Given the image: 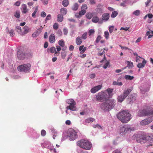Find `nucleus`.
<instances>
[{
    "instance_id": "nucleus-1",
    "label": "nucleus",
    "mask_w": 153,
    "mask_h": 153,
    "mask_svg": "<svg viewBox=\"0 0 153 153\" xmlns=\"http://www.w3.org/2000/svg\"><path fill=\"white\" fill-rule=\"evenodd\" d=\"M116 103L115 100L111 99L107 100L103 103H100L99 106L102 110L105 112H108L113 108Z\"/></svg>"
},
{
    "instance_id": "nucleus-2",
    "label": "nucleus",
    "mask_w": 153,
    "mask_h": 153,
    "mask_svg": "<svg viewBox=\"0 0 153 153\" xmlns=\"http://www.w3.org/2000/svg\"><path fill=\"white\" fill-rule=\"evenodd\" d=\"M117 117L123 123L128 122L131 118L130 114L128 111L125 110L118 113Z\"/></svg>"
},
{
    "instance_id": "nucleus-3",
    "label": "nucleus",
    "mask_w": 153,
    "mask_h": 153,
    "mask_svg": "<svg viewBox=\"0 0 153 153\" xmlns=\"http://www.w3.org/2000/svg\"><path fill=\"white\" fill-rule=\"evenodd\" d=\"M77 145L80 147L86 150H89L92 147V144L86 140H81L77 142Z\"/></svg>"
},
{
    "instance_id": "nucleus-4",
    "label": "nucleus",
    "mask_w": 153,
    "mask_h": 153,
    "mask_svg": "<svg viewBox=\"0 0 153 153\" xmlns=\"http://www.w3.org/2000/svg\"><path fill=\"white\" fill-rule=\"evenodd\" d=\"M153 114V108L152 107L147 108L146 109L140 110L138 115L139 116L142 117Z\"/></svg>"
},
{
    "instance_id": "nucleus-5",
    "label": "nucleus",
    "mask_w": 153,
    "mask_h": 153,
    "mask_svg": "<svg viewBox=\"0 0 153 153\" xmlns=\"http://www.w3.org/2000/svg\"><path fill=\"white\" fill-rule=\"evenodd\" d=\"M134 130V129L128 125H124L120 126L119 130V132L121 135L125 134Z\"/></svg>"
},
{
    "instance_id": "nucleus-6",
    "label": "nucleus",
    "mask_w": 153,
    "mask_h": 153,
    "mask_svg": "<svg viewBox=\"0 0 153 153\" xmlns=\"http://www.w3.org/2000/svg\"><path fill=\"white\" fill-rule=\"evenodd\" d=\"M30 65L28 63L19 65L18 66L17 69L18 71H20L27 72L30 70Z\"/></svg>"
},
{
    "instance_id": "nucleus-7",
    "label": "nucleus",
    "mask_w": 153,
    "mask_h": 153,
    "mask_svg": "<svg viewBox=\"0 0 153 153\" xmlns=\"http://www.w3.org/2000/svg\"><path fill=\"white\" fill-rule=\"evenodd\" d=\"M106 97L107 94L105 92H99L96 95V100L99 102L103 101L106 99Z\"/></svg>"
},
{
    "instance_id": "nucleus-8",
    "label": "nucleus",
    "mask_w": 153,
    "mask_h": 153,
    "mask_svg": "<svg viewBox=\"0 0 153 153\" xmlns=\"http://www.w3.org/2000/svg\"><path fill=\"white\" fill-rule=\"evenodd\" d=\"M68 134L70 138L72 140L77 138V132L72 129L71 128L68 130Z\"/></svg>"
},
{
    "instance_id": "nucleus-9",
    "label": "nucleus",
    "mask_w": 153,
    "mask_h": 153,
    "mask_svg": "<svg viewBox=\"0 0 153 153\" xmlns=\"http://www.w3.org/2000/svg\"><path fill=\"white\" fill-rule=\"evenodd\" d=\"M150 139V136L142 134L137 139V141L139 143H145Z\"/></svg>"
},
{
    "instance_id": "nucleus-10",
    "label": "nucleus",
    "mask_w": 153,
    "mask_h": 153,
    "mask_svg": "<svg viewBox=\"0 0 153 153\" xmlns=\"http://www.w3.org/2000/svg\"><path fill=\"white\" fill-rule=\"evenodd\" d=\"M17 57L18 59L19 60H22L26 58V55L23 51H21L19 49H18Z\"/></svg>"
},
{
    "instance_id": "nucleus-11",
    "label": "nucleus",
    "mask_w": 153,
    "mask_h": 153,
    "mask_svg": "<svg viewBox=\"0 0 153 153\" xmlns=\"http://www.w3.org/2000/svg\"><path fill=\"white\" fill-rule=\"evenodd\" d=\"M153 120V116L151 117L148 119H145L142 120L140 122V124L142 126H145L149 124Z\"/></svg>"
},
{
    "instance_id": "nucleus-12",
    "label": "nucleus",
    "mask_w": 153,
    "mask_h": 153,
    "mask_svg": "<svg viewBox=\"0 0 153 153\" xmlns=\"http://www.w3.org/2000/svg\"><path fill=\"white\" fill-rule=\"evenodd\" d=\"M102 87L101 85H99L94 87L91 89V92L92 93H95L100 89Z\"/></svg>"
},
{
    "instance_id": "nucleus-13",
    "label": "nucleus",
    "mask_w": 153,
    "mask_h": 153,
    "mask_svg": "<svg viewBox=\"0 0 153 153\" xmlns=\"http://www.w3.org/2000/svg\"><path fill=\"white\" fill-rule=\"evenodd\" d=\"M21 9L22 12L23 13H26L29 11V9L27 8V5L24 4H22Z\"/></svg>"
},
{
    "instance_id": "nucleus-14",
    "label": "nucleus",
    "mask_w": 153,
    "mask_h": 153,
    "mask_svg": "<svg viewBox=\"0 0 153 153\" xmlns=\"http://www.w3.org/2000/svg\"><path fill=\"white\" fill-rule=\"evenodd\" d=\"M76 102H74L71 104H70V105L68 106L66 108L68 109H70L72 111H75L76 110Z\"/></svg>"
},
{
    "instance_id": "nucleus-15",
    "label": "nucleus",
    "mask_w": 153,
    "mask_h": 153,
    "mask_svg": "<svg viewBox=\"0 0 153 153\" xmlns=\"http://www.w3.org/2000/svg\"><path fill=\"white\" fill-rule=\"evenodd\" d=\"M86 13V10H82L79 12L78 13H76L75 14V16L77 18H80L81 16L84 15Z\"/></svg>"
},
{
    "instance_id": "nucleus-16",
    "label": "nucleus",
    "mask_w": 153,
    "mask_h": 153,
    "mask_svg": "<svg viewBox=\"0 0 153 153\" xmlns=\"http://www.w3.org/2000/svg\"><path fill=\"white\" fill-rule=\"evenodd\" d=\"M132 89L133 88L132 87L128 88L126 90H125L124 91L123 94L126 97L132 91Z\"/></svg>"
},
{
    "instance_id": "nucleus-17",
    "label": "nucleus",
    "mask_w": 153,
    "mask_h": 153,
    "mask_svg": "<svg viewBox=\"0 0 153 153\" xmlns=\"http://www.w3.org/2000/svg\"><path fill=\"white\" fill-rule=\"evenodd\" d=\"M110 17L109 14L108 13H104L102 16V19L105 21H108Z\"/></svg>"
},
{
    "instance_id": "nucleus-18",
    "label": "nucleus",
    "mask_w": 153,
    "mask_h": 153,
    "mask_svg": "<svg viewBox=\"0 0 153 153\" xmlns=\"http://www.w3.org/2000/svg\"><path fill=\"white\" fill-rule=\"evenodd\" d=\"M49 41L51 43H54L55 41V37L54 34H51L49 36Z\"/></svg>"
},
{
    "instance_id": "nucleus-19",
    "label": "nucleus",
    "mask_w": 153,
    "mask_h": 153,
    "mask_svg": "<svg viewBox=\"0 0 153 153\" xmlns=\"http://www.w3.org/2000/svg\"><path fill=\"white\" fill-rule=\"evenodd\" d=\"M143 60L142 62V63H139L137 65V67L139 68H143L146 63V61L145 59H143Z\"/></svg>"
},
{
    "instance_id": "nucleus-20",
    "label": "nucleus",
    "mask_w": 153,
    "mask_h": 153,
    "mask_svg": "<svg viewBox=\"0 0 153 153\" xmlns=\"http://www.w3.org/2000/svg\"><path fill=\"white\" fill-rule=\"evenodd\" d=\"M82 42V38L80 36H78L76 39V43L77 45H80Z\"/></svg>"
},
{
    "instance_id": "nucleus-21",
    "label": "nucleus",
    "mask_w": 153,
    "mask_h": 153,
    "mask_svg": "<svg viewBox=\"0 0 153 153\" xmlns=\"http://www.w3.org/2000/svg\"><path fill=\"white\" fill-rule=\"evenodd\" d=\"M49 51L51 53H55V54L57 56H58L59 55V53H58L56 51V48L54 47H52L50 48Z\"/></svg>"
},
{
    "instance_id": "nucleus-22",
    "label": "nucleus",
    "mask_w": 153,
    "mask_h": 153,
    "mask_svg": "<svg viewBox=\"0 0 153 153\" xmlns=\"http://www.w3.org/2000/svg\"><path fill=\"white\" fill-rule=\"evenodd\" d=\"M87 48L86 47H84L83 45H81L79 47V50L81 51L80 53H83L86 50Z\"/></svg>"
},
{
    "instance_id": "nucleus-23",
    "label": "nucleus",
    "mask_w": 153,
    "mask_h": 153,
    "mask_svg": "<svg viewBox=\"0 0 153 153\" xmlns=\"http://www.w3.org/2000/svg\"><path fill=\"white\" fill-rule=\"evenodd\" d=\"M67 13V10L66 8H62L60 9V13L62 16L65 15Z\"/></svg>"
},
{
    "instance_id": "nucleus-24",
    "label": "nucleus",
    "mask_w": 153,
    "mask_h": 153,
    "mask_svg": "<svg viewBox=\"0 0 153 153\" xmlns=\"http://www.w3.org/2000/svg\"><path fill=\"white\" fill-rule=\"evenodd\" d=\"M94 13H93L88 12L86 13L85 15L86 17L89 19H91L93 16Z\"/></svg>"
},
{
    "instance_id": "nucleus-25",
    "label": "nucleus",
    "mask_w": 153,
    "mask_h": 153,
    "mask_svg": "<svg viewBox=\"0 0 153 153\" xmlns=\"http://www.w3.org/2000/svg\"><path fill=\"white\" fill-rule=\"evenodd\" d=\"M79 5L78 3H75L71 7V9L74 11H76L79 8Z\"/></svg>"
},
{
    "instance_id": "nucleus-26",
    "label": "nucleus",
    "mask_w": 153,
    "mask_h": 153,
    "mask_svg": "<svg viewBox=\"0 0 153 153\" xmlns=\"http://www.w3.org/2000/svg\"><path fill=\"white\" fill-rule=\"evenodd\" d=\"M126 98V97L124 95L121 94L118 97L117 100L118 102H122Z\"/></svg>"
},
{
    "instance_id": "nucleus-27",
    "label": "nucleus",
    "mask_w": 153,
    "mask_h": 153,
    "mask_svg": "<svg viewBox=\"0 0 153 153\" xmlns=\"http://www.w3.org/2000/svg\"><path fill=\"white\" fill-rule=\"evenodd\" d=\"M16 30L17 32L20 34L22 35H24L23 32H22V31L21 28L20 26H17L16 27Z\"/></svg>"
},
{
    "instance_id": "nucleus-28",
    "label": "nucleus",
    "mask_w": 153,
    "mask_h": 153,
    "mask_svg": "<svg viewBox=\"0 0 153 153\" xmlns=\"http://www.w3.org/2000/svg\"><path fill=\"white\" fill-rule=\"evenodd\" d=\"M63 16L61 14H58L57 16V21L59 22H62L63 19Z\"/></svg>"
},
{
    "instance_id": "nucleus-29",
    "label": "nucleus",
    "mask_w": 153,
    "mask_h": 153,
    "mask_svg": "<svg viewBox=\"0 0 153 153\" xmlns=\"http://www.w3.org/2000/svg\"><path fill=\"white\" fill-rule=\"evenodd\" d=\"M99 20V17L97 16H95L93 17L92 19V21L94 23H97Z\"/></svg>"
},
{
    "instance_id": "nucleus-30",
    "label": "nucleus",
    "mask_w": 153,
    "mask_h": 153,
    "mask_svg": "<svg viewBox=\"0 0 153 153\" xmlns=\"http://www.w3.org/2000/svg\"><path fill=\"white\" fill-rule=\"evenodd\" d=\"M62 4L64 7H66L69 4V2L68 0H64L62 1Z\"/></svg>"
},
{
    "instance_id": "nucleus-31",
    "label": "nucleus",
    "mask_w": 153,
    "mask_h": 153,
    "mask_svg": "<svg viewBox=\"0 0 153 153\" xmlns=\"http://www.w3.org/2000/svg\"><path fill=\"white\" fill-rule=\"evenodd\" d=\"M125 79L126 80H130L133 79L134 78L133 76H131L130 75H126L124 77Z\"/></svg>"
},
{
    "instance_id": "nucleus-32",
    "label": "nucleus",
    "mask_w": 153,
    "mask_h": 153,
    "mask_svg": "<svg viewBox=\"0 0 153 153\" xmlns=\"http://www.w3.org/2000/svg\"><path fill=\"white\" fill-rule=\"evenodd\" d=\"M23 29L24 30V32L23 33L24 34L27 33L29 31V28L27 26H25L23 28Z\"/></svg>"
},
{
    "instance_id": "nucleus-33",
    "label": "nucleus",
    "mask_w": 153,
    "mask_h": 153,
    "mask_svg": "<svg viewBox=\"0 0 153 153\" xmlns=\"http://www.w3.org/2000/svg\"><path fill=\"white\" fill-rule=\"evenodd\" d=\"M126 62L127 63V66L129 69H131L133 67V65L132 62H131L128 61H127Z\"/></svg>"
},
{
    "instance_id": "nucleus-34",
    "label": "nucleus",
    "mask_w": 153,
    "mask_h": 153,
    "mask_svg": "<svg viewBox=\"0 0 153 153\" xmlns=\"http://www.w3.org/2000/svg\"><path fill=\"white\" fill-rule=\"evenodd\" d=\"M58 44L62 47H64L65 45L64 41L62 40H61L59 41L58 42Z\"/></svg>"
},
{
    "instance_id": "nucleus-35",
    "label": "nucleus",
    "mask_w": 153,
    "mask_h": 153,
    "mask_svg": "<svg viewBox=\"0 0 153 153\" xmlns=\"http://www.w3.org/2000/svg\"><path fill=\"white\" fill-rule=\"evenodd\" d=\"M14 16H15V17H16L17 18V19L19 18L20 17V12L19 11H16V12L14 15Z\"/></svg>"
},
{
    "instance_id": "nucleus-36",
    "label": "nucleus",
    "mask_w": 153,
    "mask_h": 153,
    "mask_svg": "<svg viewBox=\"0 0 153 153\" xmlns=\"http://www.w3.org/2000/svg\"><path fill=\"white\" fill-rule=\"evenodd\" d=\"M113 85H118L119 86H122L123 85V83L121 82L114 81L113 83Z\"/></svg>"
},
{
    "instance_id": "nucleus-37",
    "label": "nucleus",
    "mask_w": 153,
    "mask_h": 153,
    "mask_svg": "<svg viewBox=\"0 0 153 153\" xmlns=\"http://www.w3.org/2000/svg\"><path fill=\"white\" fill-rule=\"evenodd\" d=\"M118 13L117 12L114 11L113 12L111 15V18H114L116 17L118 15Z\"/></svg>"
},
{
    "instance_id": "nucleus-38",
    "label": "nucleus",
    "mask_w": 153,
    "mask_h": 153,
    "mask_svg": "<svg viewBox=\"0 0 153 153\" xmlns=\"http://www.w3.org/2000/svg\"><path fill=\"white\" fill-rule=\"evenodd\" d=\"M94 120V119L93 118H89L88 119H87L85 122L87 123H89L90 122H92Z\"/></svg>"
},
{
    "instance_id": "nucleus-39",
    "label": "nucleus",
    "mask_w": 153,
    "mask_h": 153,
    "mask_svg": "<svg viewBox=\"0 0 153 153\" xmlns=\"http://www.w3.org/2000/svg\"><path fill=\"white\" fill-rule=\"evenodd\" d=\"M87 32L84 33L82 36L81 37L82 38V39L85 40L87 39Z\"/></svg>"
},
{
    "instance_id": "nucleus-40",
    "label": "nucleus",
    "mask_w": 153,
    "mask_h": 153,
    "mask_svg": "<svg viewBox=\"0 0 153 153\" xmlns=\"http://www.w3.org/2000/svg\"><path fill=\"white\" fill-rule=\"evenodd\" d=\"M38 7H36V8H35V10L32 13V16L33 17H34V18L35 17H36V13L38 11Z\"/></svg>"
},
{
    "instance_id": "nucleus-41",
    "label": "nucleus",
    "mask_w": 153,
    "mask_h": 153,
    "mask_svg": "<svg viewBox=\"0 0 153 153\" xmlns=\"http://www.w3.org/2000/svg\"><path fill=\"white\" fill-rule=\"evenodd\" d=\"M133 14L136 16H138L140 14V11L139 10H137L133 12Z\"/></svg>"
},
{
    "instance_id": "nucleus-42",
    "label": "nucleus",
    "mask_w": 153,
    "mask_h": 153,
    "mask_svg": "<svg viewBox=\"0 0 153 153\" xmlns=\"http://www.w3.org/2000/svg\"><path fill=\"white\" fill-rule=\"evenodd\" d=\"M75 102L73 99H72L68 100L66 101V102L69 104H71Z\"/></svg>"
},
{
    "instance_id": "nucleus-43",
    "label": "nucleus",
    "mask_w": 153,
    "mask_h": 153,
    "mask_svg": "<svg viewBox=\"0 0 153 153\" xmlns=\"http://www.w3.org/2000/svg\"><path fill=\"white\" fill-rule=\"evenodd\" d=\"M113 89L108 88L106 90L108 94L110 95L113 91Z\"/></svg>"
},
{
    "instance_id": "nucleus-44",
    "label": "nucleus",
    "mask_w": 153,
    "mask_h": 153,
    "mask_svg": "<svg viewBox=\"0 0 153 153\" xmlns=\"http://www.w3.org/2000/svg\"><path fill=\"white\" fill-rule=\"evenodd\" d=\"M95 32V31L93 29H90L88 31L89 35L91 36Z\"/></svg>"
},
{
    "instance_id": "nucleus-45",
    "label": "nucleus",
    "mask_w": 153,
    "mask_h": 153,
    "mask_svg": "<svg viewBox=\"0 0 153 153\" xmlns=\"http://www.w3.org/2000/svg\"><path fill=\"white\" fill-rule=\"evenodd\" d=\"M109 33L108 31H105L104 32V36L106 39H108L109 38Z\"/></svg>"
},
{
    "instance_id": "nucleus-46",
    "label": "nucleus",
    "mask_w": 153,
    "mask_h": 153,
    "mask_svg": "<svg viewBox=\"0 0 153 153\" xmlns=\"http://www.w3.org/2000/svg\"><path fill=\"white\" fill-rule=\"evenodd\" d=\"M110 61H107V62L103 66V68L104 69H106L108 67V65L110 64Z\"/></svg>"
},
{
    "instance_id": "nucleus-47",
    "label": "nucleus",
    "mask_w": 153,
    "mask_h": 153,
    "mask_svg": "<svg viewBox=\"0 0 153 153\" xmlns=\"http://www.w3.org/2000/svg\"><path fill=\"white\" fill-rule=\"evenodd\" d=\"M88 7L86 4H83L82 6L81 9L82 10H85L87 9Z\"/></svg>"
},
{
    "instance_id": "nucleus-48",
    "label": "nucleus",
    "mask_w": 153,
    "mask_h": 153,
    "mask_svg": "<svg viewBox=\"0 0 153 153\" xmlns=\"http://www.w3.org/2000/svg\"><path fill=\"white\" fill-rule=\"evenodd\" d=\"M51 18V15L50 14L48 15L46 17L45 19V22H46L48 20H50Z\"/></svg>"
},
{
    "instance_id": "nucleus-49",
    "label": "nucleus",
    "mask_w": 153,
    "mask_h": 153,
    "mask_svg": "<svg viewBox=\"0 0 153 153\" xmlns=\"http://www.w3.org/2000/svg\"><path fill=\"white\" fill-rule=\"evenodd\" d=\"M58 24L56 23H54L53 25V28L54 30H57L58 28Z\"/></svg>"
},
{
    "instance_id": "nucleus-50",
    "label": "nucleus",
    "mask_w": 153,
    "mask_h": 153,
    "mask_svg": "<svg viewBox=\"0 0 153 153\" xmlns=\"http://www.w3.org/2000/svg\"><path fill=\"white\" fill-rule=\"evenodd\" d=\"M56 34L58 36H60L62 35V33L61 30H59L57 31Z\"/></svg>"
},
{
    "instance_id": "nucleus-51",
    "label": "nucleus",
    "mask_w": 153,
    "mask_h": 153,
    "mask_svg": "<svg viewBox=\"0 0 153 153\" xmlns=\"http://www.w3.org/2000/svg\"><path fill=\"white\" fill-rule=\"evenodd\" d=\"M101 36L100 35H99L97 36L95 42L97 43H98L99 42V41L101 39Z\"/></svg>"
},
{
    "instance_id": "nucleus-52",
    "label": "nucleus",
    "mask_w": 153,
    "mask_h": 153,
    "mask_svg": "<svg viewBox=\"0 0 153 153\" xmlns=\"http://www.w3.org/2000/svg\"><path fill=\"white\" fill-rule=\"evenodd\" d=\"M114 29V26H111L109 27V30L110 33H111L113 31Z\"/></svg>"
},
{
    "instance_id": "nucleus-53",
    "label": "nucleus",
    "mask_w": 153,
    "mask_h": 153,
    "mask_svg": "<svg viewBox=\"0 0 153 153\" xmlns=\"http://www.w3.org/2000/svg\"><path fill=\"white\" fill-rule=\"evenodd\" d=\"M9 34H10V36H14L15 35L14 30H11L9 32Z\"/></svg>"
},
{
    "instance_id": "nucleus-54",
    "label": "nucleus",
    "mask_w": 153,
    "mask_h": 153,
    "mask_svg": "<svg viewBox=\"0 0 153 153\" xmlns=\"http://www.w3.org/2000/svg\"><path fill=\"white\" fill-rule=\"evenodd\" d=\"M127 67H126L122 69H117L115 70L116 72L117 73H118L119 72H121L123 70L125 69Z\"/></svg>"
},
{
    "instance_id": "nucleus-55",
    "label": "nucleus",
    "mask_w": 153,
    "mask_h": 153,
    "mask_svg": "<svg viewBox=\"0 0 153 153\" xmlns=\"http://www.w3.org/2000/svg\"><path fill=\"white\" fill-rule=\"evenodd\" d=\"M66 53L65 52L61 53V57L62 59H64L66 56Z\"/></svg>"
},
{
    "instance_id": "nucleus-56",
    "label": "nucleus",
    "mask_w": 153,
    "mask_h": 153,
    "mask_svg": "<svg viewBox=\"0 0 153 153\" xmlns=\"http://www.w3.org/2000/svg\"><path fill=\"white\" fill-rule=\"evenodd\" d=\"M46 131L44 130H42L41 131V135L42 136H44L46 134Z\"/></svg>"
},
{
    "instance_id": "nucleus-57",
    "label": "nucleus",
    "mask_w": 153,
    "mask_h": 153,
    "mask_svg": "<svg viewBox=\"0 0 153 153\" xmlns=\"http://www.w3.org/2000/svg\"><path fill=\"white\" fill-rule=\"evenodd\" d=\"M120 46L121 48V49L123 50H131L130 49L126 47L123 46H122L121 45H120Z\"/></svg>"
},
{
    "instance_id": "nucleus-58",
    "label": "nucleus",
    "mask_w": 153,
    "mask_h": 153,
    "mask_svg": "<svg viewBox=\"0 0 153 153\" xmlns=\"http://www.w3.org/2000/svg\"><path fill=\"white\" fill-rule=\"evenodd\" d=\"M136 62H138L140 61V59H142V58L140 57V56H137L136 57Z\"/></svg>"
},
{
    "instance_id": "nucleus-59",
    "label": "nucleus",
    "mask_w": 153,
    "mask_h": 153,
    "mask_svg": "<svg viewBox=\"0 0 153 153\" xmlns=\"http://www.w3.org/2000/svg\"><path fill=\"white\" fill-rule=\"evenodd\" d=\"M112 153H121V152L120 150L117 149L113 151Z\"/></svg>"
},
{
    "instance_id": "nucleus-60",
    "label": "nucleus",
    "mask_w": 153,
    "mask_h": 153,
    "mask_svg": "<svg viewBox=\"0 0 153 153\" xmlns=\"http://www.w3.org/2000/svg\"><path fill=\"white\" fill-rule=\"evenodd\" d=\"M46 15V13L44 12H42L41 13V17H45Z\"/></svg>"
},
{
    "instance_id": "nucleus-61",
    "label": "nucleus",
    "mask_w": 153,
    "mask_h": 153,
    "mask_svg": "<svg viewBox=\"0 0 153 153\" xmlns=\"http://www.w3.org/2000/svg\"><path fill=\"white\" fill-rule=\"evenodd\" d=\"M129 27H126V28L121 27L120 28V30H125V31H127L129 29Z\"/></svg>"
},
{
    "instance_id": "nucleus-62",
    "label": "nucleus",
    "mask_w": 153,
    "mask_h": 153,
    "mask_svg": "<svg viewBox=\"0 0 153 153\" xmlns=\"http://www.w3.org/2000/svg\"><path fill=\"white\" fill-rule=\"evenodd\" d=\"M68 31L66 28H64L63 29V33L64 35H66L68 34Z\"/></svg>"
},
{
    "instance_id": "nucleus-63",
    "label": "nucleus",
    "mask_w": 153,
    "mask_h": 153,
    "mask_svg": "<svg viewBox=\"0 0 153 153\" xmlns=\"http://www.w3.org/2000/svg\"><path fill=\"white\" fill-rule=\"evenodd\" d=\"M90 78L91 79L94 78L95 77V74H92L89 75Z\"/></svg>"
},
{
    "instance_id": "nucleus-64",
    "label": "nucleus",
    "mask_w": 153,
    "mask_h": 153,
    "mask_svg": "<svg viewBox=\"0 0 153 153\" xmlns=\"http://www.w3.org/2000/svg\"><path fill=\"white\" fill-rule=\"evenodd\" d=\"M48 1V0H44L42 1L43 4L45 5H46L47 4Z\"/></svg>"
}]
</instances>
